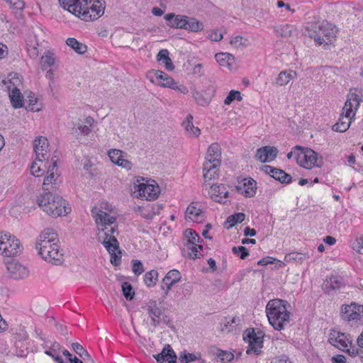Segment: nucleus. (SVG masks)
<instances>
[{
  "label": "nucleus",
  "mask_w": 363,
  "mask_h": 363,
  "mask_svg": "<svg viewBox=\"0 0 363 363\" xmlns=\"http://www.w3.org/2000/svg\"><path fill=\"white\" fill-rule=\"evenodd\" d=\"M61 6L85 21L98 19L104 13V0H59Z\"/></svg>",
  "instance_id": "f257e3e1"
},
{
  "label": "nucleus",
  "mask_w": 363,
  "mask_h": 363,
  "mask_svg": "<svg viewBox=\"0 0 363 363\" xmlns=\"http://www.w3.org/2000/svg\"><path fill=\"white\" fill-rule=\"evenodd\" d=\"M286 301L281 299L270 300L266 306L269 323L277 330H281L289 323L291 313L287 311Z\"/></svg>",
  "instance_id": "f03ea898"
},
{
  "label": "nucleus",
  "mask_w": 363,
  "mask_h": 363,
  "mask_svg": "<svg viewBox=\"0 0 363 363\" xmlns=\"http://www.w3.org/2000/svg\"><path fill=\"white\" fill-rule=\"evenodd\" d=\"M37 202L43 211L52 217L66 215L71 211L69 207L66 206L65 200L58 195L52 194L50 191L41 194Z\"/></svg>",
  "instance_id": "7ed1b4c3"
},
{
  "label": "nucleus",
  "mask_w": 363,
  "mask_h": 363,
  "mask_svg": "<svg viewBox=\"0 0 363 363\" xmlns=\"http://www.w3.org/2000/svg\"><path fill=\"white\" fill-rule=\"evenodd\" d=\"M362 101V96H359L355 92L348 94L347 99L342 108L343 113L340 116L339 121L333 125L334 131L343 133L350 128L351 119L355 116V113Z\"/></svg>",
  "instance_id": "20e7f679"
},
{
  "label": "nucleus",
  "mask_w": 363,
  "mask_h": 363,
  "mask_svg": "<svg viewBox=\"0 0 363 363\" xmlns=\"http://www.w3.org/2000/svg\"><path fill=\"white\" fill-rule=\"evenodd\" d=\"M91 214L99 230L103 233V235L99 233V240L101 242L104 240H108L109 237H115L113 234L118 229L116 217L111 216L106 212L99 210L96 207L91 209Z\"/></svg>",
  "instance_id": "39448f33"
},
{
  "label": "nucleus",
  "mask_w": 363,
  "mask_h": 363,
  "mask_svg": "<svg viewBox=\"0 0 363 363\" xmlns=\"http://www.w3.org/2000/svg\"><path fill=\"white\" fill-rule=\"evenodd\" d=\"M337 32L336 26L327 21L313 23L308 28V36L313 38L318 45L325 42L324 36L328 38H334Z\"/></svg>",
  "instance_id": "423d86ee"
},
{
  "label": "nucleus",
  "mask_w": 363,
  "mask_h": 363,
  "mask_svg": "<svg viewBox=\"0 0 363 363\" xmlns=\"http://www.w3.org/2000/svg\"><path fill=\"white\" fill-rule=\"evenodd\" d=\"M36 249L46 262L55 265H60L64 262L63 252L57 242L36 243Z\"/></svg>",
  "instance_id": "0eeeda50"
},
{
  "label": "nucleus",
  "mask_w": 363,
  "mask_h": 363,
  "mask_svg": "<svg viewBox=\"0 0 363 363\" xmlns=\"http://www.w3.org/2000/svg\"><path fill=\"white\" fill-rule=\"evenodd\" d=\"M296 149H299V152L296 155V162L301 167L312 169L315 166L320 167L323 165L322 157L318 159V154L314 150L299 145H296Z\"/></svg>",
  "instance_id": "6e6552de"
},
{
  "label": "nucleus",
  "mask_w": 363,
  "mask_h": 363,
  "mask_svg": "<svg viewBox=\"0 0 363 363\" xmlns=\"http://www.w3.org/2000/svg\"><path fill=\"white\" fill-rule=\"evenodd\" d=\"M243 340L248 343L246 352L259 354L263 346V336H259L254 328H248L243 333Z\"/></svg>",
  "instance_id": "1a4fd4ad"
},
{
  "label": "nucleus",
  "mask_w": 363,
  "mask_h": 363,
  "mask_svg": "<svg viewBox=\"0 0 363 363\" xmlns=\"http://www.w3.org/2000/svg\"><path fill=\"white\" fill-rule=\"evenodd\" d=\"M23 247L19 240L10 234H7V239L0 242V255L4 257H14L19 255L22 251Z\"/></svg>",
  "instance_id": "9d476101"
},
{
  "label": "nucleus",
  "mask_w": 363,
  "mask_h": 363,
  "mask_svg": "<svg viewBox=\"0 0 363 363\" xmlns=\"http://www.w3.org/2000/svg\"><path fill=\"white\" fill-rule=\"evenodd\" d=\"M340 316L347 321H358L363 319V306L355 303L343 305L341 308Z\"/></svg>",
  "instance_id": "9b49d317"
},
{
  "label": "nucleus",
  "mask_w": 363,
  "mask_h": 363,
  "mask_svg": "<svg viewBox=\"0 0 363 363\" xmlns=\"http://www.w3.org/2000/svg\"><path fill=\"white\" fill-rule=\"evenodd\" d=\"M137 182L138 184H135V189L138 192V197L145 198L146 200L150 201L158 197L160 192V187L154 181L152 182L155 184L140 182L138 180Z\"/></svg>",
  "instance_id": "f8f14e48"
},
{
  "label": "nucleus",
  "mask_w": 363,
  "mask_h": 363,
  "mask_svg": "<svg viewBox=\"0 0 363 363\" xmlns=\"http://www.w3.org/2000/svg\"><path fill=\"white\" fill-rule=\"evenodd\" d=\"M328 342L332 345L345 351L349 345H352V339L348 334L332 329L329 334Z\"/></svg>",
  "instance_id": "ddd939ff"
},
{
  "label": "nucleus",
  "mask_w": 363,
  "mask_h": 363,
  "mask_svg": "<svg viewBox=\"0 0 363 363\" xmlns=\"http://www.w3.org/2000/svg\"><path fill=\"white\" fill-rule=\"evenodd\" d=\"M101 243L108 250L111 255V262L114 266H118L121 263V251L119 243L116 237H109L108 240H102Z\"/></svg>",
  "instance_id": "4468645a"
},
{
  "label": "nucleus",
  "mask_w": 363,
  "mask_h": 363,
  "mask_svg": "<svg viewBox=\"0 0 363 363\" xmlns=\"http://www.w3.org/2000/svg\"><path fill=\"white\" fill-rule=\"evenodd\" d=\"M6 268L10 277L14 279H25L29 274V270L27 267L14 259L6 262Z\"/></svg>",
  "instance_id": "2eb2a0df"
},
{
  "label": "nucleus",
  "mask_w": 363,
  "mask_h": 363,
  "mask_svg": "<svg viewBox=\"0 0 363 363\" xmlns=\"http://www.w3.org/2000/svg\"><path fill=\"white\" fill-rule=\"evenodd\" d=\"M182 275L177 269L170 270L163 278L161 288L164 291V298L168 294L172 287L181 280Z\"/></svg>",
  "instance_id": "dca6fc26"
},
{
  "label": "nucleus",
  "mask_w": 363,
  "mask_h": 363,
  "mask_svg": "<svg viewBox=\"0 0 363 363\" xmlns=\"http://www.w3.org/2000/svg\"><path fill=\"white\" fill-rule=\"evenodd\" d=\"M159 363H176L177 355L169 345H166L159 354L153 355Z\"/></svg>",
  "instance_id": "f3484780"
},
{
  "label": "nucleus",
  "mask_w": 363,
  "mask_h": 363,
  "mask_svg": "<svg viewBox=\"0 0 363 363\" xmlns=\"http://www.w3.org/2000/svg\"><path fill=\"white\" fill-rule=\"evenodd\" d=\"M48 147V141L46 138L39 137L34 140L33 148L36 155V159L39 162H43V160L45 159Z\"/></svg>",
  "instance_id": "a211bd4d"
},
{
  "label": "nucleus",
  "mask_w": 363,
  "mask_h": 363,
  "mask_svg": "<svg viewBox=\"0 0 363 363\" xmlns=\"http://www.w3.org/2000/svg\"><path fill=\"white\" fill-rule=\"evenodd\" d=\"M345 286V283L343 282V279L341 277L339 276H332L324 281L323 284V290L328 293L330 294L332 291H336L341 289Z\"/></svg>",
  "instance_id": "6ab92c4d"
},
{
  "label": "nucleus",
  "mask_w": 363,
  "mask_h": 363,
  "mask_svg": "<svg viewBox=\"0 0 363 363\" xmlns=\"http://www.w3.org/2000/svg\"><path fill=\"white\" fill-rule=\"evenodd\" d=\"M146 308L152 320V325L155 327L160 325V318L162 314L160 308L155 300H150L146 303Z\"/></svg>",
  "instance_id": "aec40b11"
},
{
  "label": "nucleus",
  "mask_w": 363,
  "mask_h": 363,
  "mask_svg": "<svg viewBox=\"0 0 363 363\" xmlns=\"http://www.w3.org/2000/svg\"><path fill=\"white\" fill-rule=\"evenodd\" d=\"M220 149L218 143H212L208 148L206 162L211 164L216 163V165H220Z\"/></svg>",
  "instance_id": "412c9836"
},
{
  "label": "nucleus",
  "mask_w": 363,
  "mask_h": 363,
  "mask_svg": "<svg viewBox=\"0 0 363 363\" xmlns=\"http://www.w3.org/2000/svg\"><path fill=\"white\" fill-rule=\"evenodd\" d=\"M155 78H161L164 77L166 80L164 82H160V86L164 88H169L171 89L182 91L183 89L182 85H180L178 82H175L173 79L169 77L166 73L157 70L155 72Z\"/></svg>",
  "instance_id": "4be33fe9"
},
{
  "label": "nucleus",
  "mask_w": 363,
  "mask_h": 363,
  "mask_svg": "<svg viewBox=\"0 0 363 363\" xmlns=\"http://www.w3.org/2000/svg\"><path fill=\"white\" fill-rule=\"evenodd\" d=\"M1 82L6 86L7 91H21L22 83L17 73H10Z\"/></svg>",
  "instance_id": "5701e85b"
},
{
  "label": "nucleus",
  "mask_w": 363,
  "mask_h": 363,
  "mask_svg": "<svg viewBox=\"0 0 363 363\" xmlns=\"http://www.w3.org/2000/svg\"><path fill=\"white\" fill-rule=\"evenodd\" d=\"M211 197L216 202H221V199L227 198L228 195V191L225 185L221 184H213L211 186Z\"/></svg>",
  "instance_id": "b1692460"
},
{
  "label": "nucleus",
  "mask_w": 363,
  "mask_h": 363,
  "mask_svg": "<svg viewBox=\"0 0 363 363\" xmlns=\"http://www.w3.org/2000/svg\"><path fill=\"white\" fill-rule=\"evenodd\" d=\"M256 182L252 178L244 179L243 186H238V189L245 197H252L256 193Z\"/></svg>",
  "instance_id": "393cba45"
},
{
  "label": "nucleus",
  "mask_w": 363,
  "mask_h": 363,
  "mask_svg": "<svg viewBox=\"0 0 363 363\" xmlns=\"http://www.w3.org/2000/svg\"><path fill=\"white\" fill-rule=\"evenodd\" d=\"M202 211L201 208H197L194 203L189 205L185 213V218L186 220H192L194 222L200 223L202 220Z\"/></svg>",
  "instance_id": "a878e982"
},
{
  "label": "nucleus",
  "mask_w": 363,
  "mask_h": 363,
  "mask_svg": "<svg viewBox=\"0 0 363 363\" xmlns=\"http://www.w3.org/2000/svg\"><path fill=\"white\" fill-rule=\"evenodd\" d=\"M57 170V160H52V169L47 170V176L44 179L43 184L44 192L50 191V189L48 187L50 184H55L56 179L58 177L56 173Z\"/></svg>",
  "instance_id": "bb28decb"
},
{
  "label": "nucleus",
  "mask_w": 363,
  "mask_h": 363,
  "mask_svg": "<svg viewBox=\"0 0 363 363\" xmlns=\"http://www.w3.org/2000/svg\"><path fill=\"white\" fill-rule=\"evenodd\" d=\"M185 20L184 21L183 29L191 31L199 32L203 28V23L197 19L191 17L184 16Z\"/></svg>",
  "instance_id": "cd10ccee"
},
{
  "label": "nucleus",
  "mask_w": 363,
  "mask_h": 363,
  "mask_svg": "<svg viewBox=\"0 0 363 363\" xmlns=\"http://www.w3.org/2000/svg\"><path fill=\"white\" fill-rule=\"evenodd\" d=\"M193 116L191 114H188L186 120L182 123V125L184 130L189 136L198 137L201 134V130L198 127H195L193 125Z\"/></svg>",
  "instance_id": "c85d7f7f"
},
{
  "label": "nucleus",
  "mask_w": 363,
  "mask_h": 363,
  "mask_svg": "<svg viewBox=\"0 0 363 363\" xmlns=\"http://www.w3.org/2000/svg\"><path fill=\"white\" fill-rule=\"evenodd\" d=\"M215 57L220 66L228 67L229 69H232V67L235 62V58L233 55L227 52H222L216 54Z\"/></svg>",
  "instance_id": "c756f323"
},
{
  "label": "nucleus",
  "mask_w": 363,
  "mask_h": 363,
  "mask_svg": "<svg viewBox=\"0 0 363 363\" xmlns=\"http://www.w3.org/2000/svg\"><path fill=\"white\" fill-rule=\"evenodd\" d=\"M58 242L57 235L52 228H45L39 235L37 242Z\"/></svg>",
  "instance_id": "7c9ffc66"
},
{
  "label": "nucleus",
  "mask_w": 363,
  "mask_h": 363,
  "mask_svg": "<svg viewBox=\"0 0 363 363\" xmlns=\"http://www.w3.org/2000/svg\"><path fill=\"white\" fill-rule=\"evenodd\" d=\"M192 97L196 104L200 106H205L209 104L213 94V92H191Z\"/></svg>",
  "instance_id": "2f4dec72"
},
{
  "label": "nucleus",
  "mask_w": 363,
  "mask_h": 363,
  "mask_svg": "<svg viewBox=\"0 0 363 363\" xmlns=\"http://www.w3.org/2000/svg\"><path fill=\"white\" fill-rule=\"evenodd\" d=\"M220 165H216V163L204 162L203 166V177L206 181L215 179L218 176V167Z\"/></svg>",
  "instance_id": "473e14b6"
},
{
  "label": "nucleus",
  "mask_w": 363,
  "mask_h": 363,
  "mask_svg": "<svg viewBox=\"0 0 363 363\" xmlns=\"http://www.w3.org/2000/svg\"><path fill=\"white\" fill-rule=\"evenodd\" d=\"M91 128L88 125H83L80 122L74 123L71 129V134L78 138L81 135H87L90 133Z\"/></svg>",
  "instance_id": "72a5a7b5"
},
{
  "label": "nucleus",
  "mask_w": 363,
  "mask_h": 363,
  "mask_svg": "<svg viewBox=\"0 0 363 363\" xmlns=\"http://www.w3.org/2000/svg\"><path fill=\"white\" fill-rule=\"evenodd\" d=\"M296 77V73L292 70L283 71L279 73L276 79V84L283 86L286 85L289 82Z\"/></svg>",
  "instance_id": "f704fd0d"
},
{
  "label": "nucleus",
  "mask_w": 363,
  "mask_h": 363,
  "mask_svg": "<svg viewBox=\"0 0 363 363\" xmlns=\"http://www.w3.org/2000/svg\"><path fill=\"white\" fill-rule=\"evenodd\" d=\"M66 44L79 55L84 54L87 51V46L85 44L79 42L74 38H67Z\"/></svg>",
  "instance_id": "c9c22d12"
},
{
  "label": "nucleus",
  "mask_w": 363,
  "mask_h": 363,
  "mask_svg": "<svg viewBox=\"0 0 363 363\" xmlns=\"http://www.w3.org/2000/svg\"><path fill=\"white\" fill-rule=\"evenodd\" d=\"M55 58L54 53L50 50L44 52L40 58V65L43 69L50 68L55 65Z\"/></svg>",
  "instance_id": "e433bc0d"
},
{
  "label": "nucleus",
  "mask_w": 363,
  "mask_h": 363,
  "mask_svg": "<svg viewBox=\"0 0 363 363\" xmlns=\"http://www.w3.org/2000/svg\"><path fill=\"white\" fill-rule=\"evenodd\" d=\"M245 215L243 213H237L228 217L225 223V228L230 229L235 224L242 222L245 220Z\"/></svg>",
  "instance_id": "4c0bfd02"
},
{
  "label": "nucleus",
  "mask_w": 363,
  "mask_h": 363,
  "mask_svg": "<svg viewBox=\"0 0 363 363\" xmlns=\"http://www.w3.org/2000/svg\"><path fill=\"white\" fill-rule=\"evenodd\" d=\"M9 95L13 108H18L23 106V96L21 92H9Z\"/></svg>",
  "instance_id": "58836bf2"
},
{
  "label": "nucleus",
  "mask_w": 363,
  "mask_h": 363,
  "mask_svg": "<svg viewBox=\"0 0 363 363\" xmlns=\"http://www.w3.org/2000/svg\"><path fill=\"white\" fill-rule=\"evenodd\" d=\"M39 44L36 40H30L28 43H27V52L29 56L33 59H36L39 54Z\"/></svg>",
  "instance_id": "ea45409f"
},
{
  "label": "nucleus",
  "mask_w": 363,
  "mask_h": 363,
  "mask_svg": "<svg viewBox=\"0 0 363 363\" xmlns=\"http://www.w3.org/2000/svg\"><path fill=\"white\" fill-rule=\"evenodd\" d=\"M261 169L277 181L279 179V177H280L281 175L284 174V172L281 169H278L270 165H263L261 167Z\"/></svg>",
  "instance_id": "a19ab883"
},
{
  "label": "nucleus",
  "mask_w": 363,
  "mask_h": 363,
  "mask_svg": "<svg viewBox=\"0 0 363 363\" xmlns=\"http://www.w3.org/2000/svg\"><path fill=\"white\" fill-rule=\"evenodd\" d=\"M240 321L238 317L224 318L221 323V330L223 332H230L232 330V325L238 324Z\"/></svg>",
  "instance_id": "79ce46f5"
},
{
  "label": "nucleus",
  "mask_w": 363,
  "mask_h": 363,
  "mask_svg": "<svg viewBox=\"0 0 363 363\" xmlns=\"http://www.w3.org/2000/svg\"><path fill=\"white\" fill-rule=\"evenodd\" d=\"M28 106L27 108L32 111H39L41 110V105L38 103V99L35 96L33 92H30L28 96Z\"/></svg>",
  "instance_id": "37998d69"
},
{
  "label": "nucleus",
  "mask_w": 363,
  "mask_h": 363,
  "mask_svg": "<svg viewBox=\"0 0 363 363\" xmlns=\"http://www.w3.org/2000/svg\"><path fill=\"white\" fill-rule=\"evenodd\" d=\"M73 350L84 360H91L92 359L89 352L78 342L72 344Z\"/></svg>",
  "instance_id": "c03bdc74"
},
{
  "label": "nucleus",
  "mask_w": 363,
  "mask_h": 363,
  "mask_svg": "<svg viewBox=\"0 0 363 363\" xmlns=\"http://www.w3.org/2000/svg\"><path fill=\"white\" fill-rule=\"evenodd\" d=\"M158 272L156 270H150L145 274L144 281L148 287L154 286L157 281Z\"/></svg>",
  "instance_id": "a18cd8bd"
},
{
  "label": "nucleus",
  "mask_w": 363,
  "mask_h": 363,
  "mask_svg": "<svg viewBox=\"0 0 363 363\" xmlns=\"http://www.w3.org/2000/svg\"><path fill=\"white\" fill-rule=\"evenodd\" d=\"M308 257L305 253H300L296 252H293L288 253L285 256V260L286 262H302L303 260L307 259Z\"/></svg>",
  "instance_id": "49530a36"
},
{
  "label": "nucleus",
  "mask_w": 363,
  "mask_h": 363,
  "mask_svg": "<svg viewBox=\"0 0 363 363\" xmlns=\"http://www.w3.org/2000/svg\"><path fill=\"white\" fill-rule=\"evenodd\" d=\"M186 247L189 251L188 254L191 259H196L199 258L201 254H199L200 251L203 250V246L201 245L192 244V245H186Z\"/></svg>",
  "instance_id": "de8ad7c7"
},
{
  "label": "nucleus",
  "mask_w": 363,
  "mask_h": 363,
  "mask_svg": "<svg viewBox=\"0 0 363 363\" xmlns=\"http://www.w3.org/2000/svg\"><path fill=\"white\" fill-rule=\"evenodd\" d=\"M201 354H197L193 353H186L185 351L181 352L179 354V360L181 363H189L199 359Z\"/></svg>",
  "instance_id": "09e8293b"
},
{
  "label": "nucleus",
  "mask_w": 363,
  "mask_h": 363,
  "mask_svg": "<svg viewBox=\"0 0 363 363\" xmlns=\"http://www.w3.org/2000/svg\"><path fill=\"white\" fill-rule=\"evenodd\" d=\"M185 237L187 238V242L186 245H192V244H196L197 242H200V237L196 233V231L193 230L192 229H187L185 230Z\"/></svg>",
  "instance_id": "8fccbe9b"
},
{
  "label": "nucleus",
  "mask_w": 363,
  "mask_h": 363,
  "mask_svg": "<svg viewBox=\"0 0 363 363\" xmlns=\"http://www.w3.org/2000/svg\"><path fill=\"white\" fill-rule=\"evenodd\" d=\"M121 287L123 294L125 296V298L127 300H132L135 295V291L133 289L132 285L130 283L125 281L122 284Z\"/></svg>",
  "instance_id": "3c124183"
},
{
  "label": "nucleus",
  "mask_w": 363,
  "mask_h": 363,
  "mask_svg": "<svg viewBox=\"0 0 363 363\" xmlns=\"http://www.w3.org/2000/svg\"><path fill=\"white\" fill-rule=\"evenodd\" d=\"M123 155H125V152L120 150L113 149L108 151V155L111 160V161L115 164H118L121 158L123 157Z\"/></svg>",
  "instance_id": "603ef678"
},
{
  "label": "nucleus",
  "mask_w": 363,
  "mask_h": 363,
  "mask_svg": "<svg viewBox=\"0 0 363 363\" xmlns=\"http://www.w3.org/2000/svg\"><path fill=\"white\" fill-rule=\"evenodd\" d=\"M230 45L235 48H245L247 46V40L243 39L241 36L238 35L233 38L230 42Z\"/></svg>",
  "instance_id": "864d4df0"
},
{
  "label": "nucleus",
  "mask_w": 363,
  "mask_h": 363,
  "mask_svg": "<svg viewBox=\"0 0 363 363\" xmlns=\"http://www.w3.org/2000/svg\"><path fill=\"white\" fill-rule=\"evenodd\" d=\"M184 20V16L175 15L174 18H173L172 21H171V23H168V26L172 28L183 29V23Z\"/></svg>",
  "instance_id": "5fc2aeb1"
},
{
  "label": "nucleus",
  "mask_w": 363,
  "mask_h": 363,
  "mask_svg": "<svg viewBox=\"0 0 363 363\" xmlns=\"http://www.w3.org/2000/svg\"><path fill=\"white\" fill-rule=\"evenodd\" d=\"M232 251L242 259H245L249 255L248 250L244 246L233 247Z\"/></svg>",
  "instance_id": "6e6d98bb"
},
{
  "label": "nucleus",
  "mask_w": 363,
  "mask_h": 363,
  "mask_svg": "<svg viewBox=\"0 0 363 363\" xmlns=\"http://www.w3.org/2000/svg\"><path fill=\"white\" fill-rule=\"evenodd\" d=\"M267 149H265V146L262 147L261 148H259L257 150L255 157L256 158L259 160L261 162H269V160L267 159Z\"/></svg>",
  "instance_id": "4d7b16f0"
},
{
  "label": "nucleus",
  "mask_w": 363,
  "mask_h": 363,
  "mask_svg": "<svg viewBox=\"0 0 363 363\" xmlns=\"http://www.w3.org/2000/svg\"><path fill=\"white\" fill-rule=\"evenodd\" d=\"M217 356L222 362H230L233 359L234 355L233 353L227 351L218 350Z\"/></svg>",
  "instance_id": "13d9d810"
},
{
  "label": "nucleus",
  "mask_w": 363,
  "mask_h": 363,
  "mask_svg": "<svg viewBox=\"0 0 363 363\" xmlns=\"http://www.w3.org/2000/svg\"><path fill=\"white\" fill-rule=\"evenodd\" d=\"M241 92H229L228 96L224 101L225 104L230 105L234 100L241 101L242 96H240Z\"/></svg>",
  "instance_id": "bf43d9fd"
},
{
  "label": "nucleus",
  "mask_w": 363,
  "mask_h": 363,
  "mask_svg": "<svg viewBox=\"0 0 363 363\" xmlns=\"http://www.w3.org/2000/svg\"><path fill=\"white\" fill-rule=\"evenodd\" d=\"M265 149H267L266 152L267 153V159L269 160V162L274 160L278 154L277 148L271 146H265Z\"/></svg>",
  "instance_id": "052dcab7"
},
{
  "label": "nucleus",
  "mask_w": 363,
  "mask_h": 363,
  "mask_svg": "<svg viewBox=\"0 0 363 363\" xmlns=\"http://www.w3.org/2000/svg\"><path fill=\"white\" fill-rule=\"evenodd\" d=\"M133 272L135 275H140L144 272L143 266L140 261H133Z\"/></svg>",
  "instance_id": "680f3d73"
},
{
  "label": "nucleus",
  "mask_w": 363,
  "mask_h": 363,
  "mask_svg": "<svg viewBox=\"0 0 363 363\" xmlns=\"http://www.w3.org/2000/svg\"><path fill=\"white\" fill-rule=\"evenodd\" d=\"M31 174L35 177H40L45 170L42 169L40 166H38L36 162H33L30 167Z\"/></svg>",
  "instance_id": "e2e57ef3"
},
{
  "label": "nucleus",
  "mask_w": 363,
  "mask_h": 363,
  "mask_svg": "<svg viewBox=\"0 0 363 363\" xmlns=\"http://www.w3.org/2000/svg\"><path fill=\"white\" fill-rule=\"evenodd\" d=\"M125 157H126V154L123 155V157H122L121 158V160H120L118 164H117V165L119 167H121L127 170H129L132 167V163L129 160L125 159Z\"/></svg>",
  "instance_id": "0e129e2a"
},
{
  "label": "nucleus",
  "mask_w": 363,
  "mask_h": 363,
  "mask_svg": "<svg viewBox=\"0 0 363 363\" xmlns=\"http://www.w3.org/2000/svg\"><path fill=\"white\" fill-rule=\"evenodd\" d=\"M280 34L283 37H289L291 35L292 30L291 26L289 25H285L282 26L281 28Z\"/></svg>",
  "instance_id": "69168bd1"
},
{
  "label": "nucleus",
  "mask_w": 363,
  "mask_h": 363,
  "mask_svg": "<svg viewBox=\"0 0 363 363\" xmlns=\"http://www.w3.org/2000/svg\"><path fill=\"white\" fill-rule=\"evenodd\" d=\"M278 181L281 184H290L292 182V177L289 174L284 172V174H282L281 177H279Z\"/></svg>",
  "instance_id": "338daca9"
},
{
  "label": "nucleus",
  "mask_w": 363,
  "mask_h": 363,
  "mask_svg": "<svg viewBox=\"0 0 363 363\" xmlns=\"http://www.w3.org/2000/svg\"><path fill=\"white\" fill-rule=\"evenodd\" d=\"M272 363H292L291 362V360L285 357V356H282V357H276L274 358Z\"/></svg>",
  "instance_id": "774afa93"
}]
</instances>
